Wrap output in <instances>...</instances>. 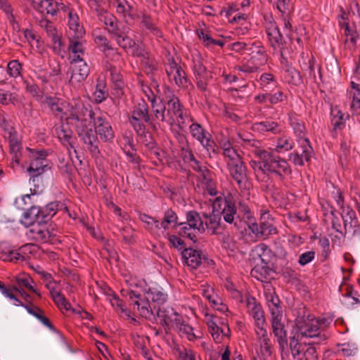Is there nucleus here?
<instances>
[{"mask_svg": "<svg viewBox=\"0 0 360 360\" xmlns=\"http://www.w3.org/2000/svg\"><path fill=\"white\" fill-rule=\"evenodd\" d=\"M244 148L248 149L257 160L250 161V165L254 171L257 181L267 184L270 181V175L274 174L281 180L285 175L291 174V169L287 160L266 150L259 140L249 139L239 134Z\"/></svg>", "mask_w": 360, "mask_h": 360, "instance_id": "nucleus-1", "label": "nucleus"}, {"mask_svg": "<svg viewBox=\"0 0 360 360\" xmlns=\"http://www.w3.org/2000/svg\"><path fill=\"white\" fill-rule=\"evenodd\" d=\"M96 115L91 108L84 105L80 100L68 101L65 122L75 125V131L83 147L92 157L97 158L101 154L100 141L94 133L92 127L87 124L88 120Z\"/></svg>", "mask_w": 360, "mask_h": 360, "instance_id": "nucleus-2", "label": "nucleus"}, {"mask_svg": "<svg viewBox=\"0 0 360 360\" xmlns=\"http://www.w3.org/2000/svg\"><path fill=\"white\" fill-rule=\"evenodd\" d=\"M41 211V207L32 206L24 213V219H29L28 223L32 225L29 230L30 236L40 243H48L52 245L60 243L56 231L41 221L42 217Z\"/></svg>", "mask_w": 360, "mask_h": 360, "instance_id": "nucleus-3", "label": "nucleus"}, {"mask_svg": "<svg viewBox=\"0 0 360 360\" xmlns=\"http://www.w3.org/2000/svg\"><path fill=\"white\" fill-rule=\"evenodd\" d=\"M96 14L120 47L127 51L136 46L135 41L128 36L129 28L119 22L113 14L105 10H96Z\"/></svg>", "mask_w": 360, "mask_h": 360, "instance_id": "nucleus-4", "label": "nucleus"}, {"mask_svg": "<svg viewBox=\"0 0 360 360\" xmlns=\"http://www.w3.org/2000/svg\"><path fill=\"white\" fill-rule=\"evenodd\" d=\"M295 323L299 333L302 337L325 339L324 335H321L316 318L310 314L304 307L297 309Z\"/></svg>", "mask_w": 360, "mask_h": 360, "instance_id": "nucleus-5", "label": "nucleus"}, {"mask_svg": "<svg viewBox=\"0 0 360 360\" xmlns=\"http://www.w3.org/2000/svg\"><path fill=\"white\" fill-rule=\"evenodd\" d=\"M247 53L250 56V58L241 65L236 66V70L245 74L253 73L267 62V54L265 48L260 41L252 42V46Z\"/></svg>", "mask_w": 360, "mask_h": 360, "instance_id": "nucleus-6", "label": "nucleus"}, {"mask_svg": "<svg viewBox=\"0 0 360 360\" xmlns=\"http://www.w3.org/2000/svg\"><path fill=\"white\" fill-rule=\"evenodd\" d=\"M249 230L258 238L265 240L278 233L275 219L266 210H260L259 224L255 221H248Z\"/></svg>", "mask_w": 360, "mask_h": 360, "instance_id": "nucleus-7", "label": "nucleus"}, {"mask_svg": "<svg viewBox=\"0 0 360 360\" xmlns=\"http://www.w3.org/2000/svg\"><path fill=\"white\" fill-rule=\"evenodd\" d=\"M28 152V158L30 160V165L27 168L30 179H34L44 173L47 169H50L49 166V160L46 157L48 153L46 150H37L27 148Z\"/></svg>", "mask_w": 360, "mask_h": 360, "instance_id": "nucleus-8", "label": "nucleus"}, {"mask_svg": "<svg viewBox=\"0 0 360 360\" xmlns=\"http://www.w3.org/2000/svg\"><path fill=\"white\" fill-rule=\"evenodd\" d=\"M167 107L166 111L167 117H169V124L172 125L176 122L180 129H184L186 126L187 114L184 112V108L178 97L172 95L166 101Z\"/></svg>", "mask_w": 360, "mask_h": 360, "instance_id": "nucleus-9", "label": "nucleus"}, {"mask_svg": "<svg viewBox=\"0 0 360 360\" xmlns=\"http://www.w3.org/2000/svg\"><path fill=\"white\" fill-rule=\"evenodd\" d=\"M192 68L198 89L202 92L207 90V84L212 78V72L203 65L202 58L199 53L192 55Z\"/></svg>", "mask_w": 360, "mask_h": 360, "instance_id": "nucleus-10", "label": "nucleus"}, {"mask_svg": "<svg viewBox=\"0 0 360 360\" xmlns=\"http://www.w3.org/2000/svg\"><path fill=\"white\" fill-rule=\"evenodd\" d=\"M165 71L169 82H173L177 86L184 89L193 86L185 71L177 65L173 57L167 59L165 63Z\"/></svg>", "mask_w": 360, "mask_h": 360, "instance_id": "nucleus-11", "label": "nucleus"}, {"mask_svg": "<svg viewBox=\"0 0 360 360\" xmlns=\"http://www.w3.org/2000/svg\"><path fill=\"white\" fill-rule=\"evenodd\" d=\"M190 132L192 136L198 140L202 146L207 150L209 156L211 154H218L219 148L215 142L211 139V135L200 124L193 123L190 127Z\"/></svg>", "mask_w": 360, "mask_h": 360, "instance_id": "nucleus-12", "label": "nucleus"}, {"mask_svg": "<svg viewBox=\"0 0 360 360\" xmlns=\"http://www.w3.org/2000/svg\"><path fill=\"white\" fill-rule=\"evenodd\" d=\"M282 318L281 311H279L277 308L273 309L271 320L272 332L276 338L279 349L283 354V352L288 347V338L284 323L282 322Z\"/></svg>", "mask_w": 360, "mask_h": 360, "instance_id": "nucleus-13", "label": "nucleus"}, {"mask_svg": "<svg viewBox=\"0 0 360 360\" xmlns=\"http://www.w3.org/2000/svg\"><path fill=\"white\" fill-rule=\"evenodd\" d=\"M221 204L224 205V207L219 214L221 217H223L226 222L230 224H233L236 226L239 217L237 214V207L233 196L229 193L224 196V198H217L214 203V206L215 207L218 205L221 207Z\"/></svg>", "mask_w": 360, "mask_h": 360, "instance_id": "nucleus-14", "label": "nucleus"}, {"mask_svg": "<svg viewBox=\"0 0 360 360\" xmlns=\"http://www.w3.org/2000/svg\"><path fill=\"white\" fill-rule=\"evenodd\" d=\"M227 168L230 176L236 181L239 189L243 191L249 188L250 181L247 174V167L242 160L227 163Z\"/></svg>", "mask_w": 360, "mask_h": 360, "instance_id": "nucleus-15", "label": "nucleus"}, {"mask_svg": "<svg viewBox=\"0 0 360 360\" xmlns=\"http://www.w3.org/2000/svg\"><path fill=\"white\" fill-rule=\"evenodd\" d=\"M91 120L94 122L95 129L94 133L96 136L98 138V135L100 139L105 142L112 141L115 137V133L106 117L101 112L98 114L96 112V115L91 118Z\"/></svg>", "mask_w": 360, "mask_h": 360, "instance_id": "nucleus-16", "label": "nucleus"}, {"mask_svg": "<svg viewBox=\"0 0 360 360\" xmlns=\"http://www.w3.org/2000/svg\"><path fill=\"white\" fill-rule=\"evenodd\" d=\"M129 120L134 129L145 127L142 120L146 123L152 124L151 117L148 112V107L144 101L139 102L136 105H135L134 110L131 112V116L129 117Z\"/></svg>", "mask_w": 360, "mask_h": 360, "instance_id": "nucleus-17", "label": "nucleus"}, {"mask_svg": "<svg viewBox=\"0 0 360 360\" xmlns=\"http://www.w3.org/2000/svg\"><path fill=\"white\" fill-rule=\"evenodd\" d=\"M44 103L56 118L59 119L61 122L65 121L68 101L56 96H46Z\"/></svg>", "mask_w": 360, "mask_h": 360, "instance_id": "nucleus-18", "label": "nucleus"}, {"mask_svg": "<svg viewBox=\"0 0 360 360\" xmlns=\"http://www.w3.org/2000/svg\"><path fill=\"white\" fill-rule=\"evenodd\" d=\"M299 143L301 149L295 150L293 153L289 155V160L292 161L295 165L302 166L305 162H309L313 154V148L310 145L308 139H303L300 140Z\"/></svg>", "mask_w": 360, "mask_h": 360, "instance_id": "nucleus-19", "label": "nucleus"}, {"mask_svg": "<svg viewBox=\"0 0 360 360\" xmlns=\"http://www.w3.org/2000/svg\"><path fill=\"white\" fill-rule=\"evenodd\" d=\"M251 129L255 133L264 136L276 135L282 131V128L278 122L267 120L253 123Z\"/></svg>", "mask_w": 360, "mask_h": 360, "instance_id": "nucleus-20", "label": "nucleus"}, {"mask_svg": "<svg viewBox=\"0 0 360 360\" xmlns=\"http://www.w3.org/2000/svg\"><path fill=\"white\" fill-rule=\"evenodd\" d=\"M33 8L41 14L55 15L60 9L65 8L62 4H59L54 0H33Z\"/></svg>", "mask_w": 360, "mask_h": 360, "instance_id": "nucleus-21", "label": "nucleus"}, {"mask_svg": "<svg viewBox=\"0 0 360 360\" xmlns=\"http://www.w3.org/2000/svg\"><path fill=\"white\" fill-rule=\"evenodd\" d=\"M181 255L184 262L191 269H196L202 264V260L205 259L201 251L193 248H184Z\"/></svg>", "mask_w": 360, "mask_h": 360, "instance_id": "nucleus-22", "label": "nucleus"}, {"mask_svg": "<svg viewBox=\"0 0 360 360\" xmlns=\"http://www.w3.org/2000/svg\"><path fill=\"white\" fill-rule=\"evenodd\" d=\"M65 12H68V26H69V32L68 33V36L72 35L75 36L77 35V37H84L85 35V30L82 25L79 24V19L77 14L74 12V11L70 8H66L63 9Z\"/></svg>", "mask_w": 360, "mask_h": 360, "instance_id": "nucleus-23", "label": "nucleus"}, {"mask_svg": "<svg viewBox=\"0 0 360 360\" xmlns=\"http://www.w3.org/2000/svg\"><path fill=\"white\" fill-rule=\"evenodd\" d=\"M133 55L141 58V64L144 68V71L147 75H152L157 70V63L153 58L149 57L148 54L144 50L140 49L137 45L134 47Z\"/></svg>", "mask_w": 360, "mask_h": 360, "instance_id": "nucleus-24", "label": "nucleus"}, {"mask_svg": "<svg viewBox=\"0 0 360 360\" xmlns=\"http://www.w3.org/2000/svg\"><path fill=\"white\" fill-rule=\"evenodd\" d=\"M71 69V77L70 78V83L76 84L84 81L89 74V68L86 62H79V64H76Z\"/></svg>", "mask_w": 360, "mask_h": 360, "instance_id": "nucleus-25", "label": "nucleus"}, {"mask_svg": "<svg viewBox=\"0 0 360 360\" xmlns=\"http://www.w3.org/2000/svg\"><path fill=\"white\" fill-rule=\"evenodd\" d=\"M112 5L117 13L121 15L127 23L134 19V8L127 0H113Z\"/></svg>", "mask_w": 360, "mask_h": 360, "instance_id": "nucleus-26", "label": "nucleus"}, {"mask_svg": "<svg viewBox=\"0 0 360 360\" xmlns=\"http://www.w3.org/2000/svg\"><path fill=\"white\" fill-rule=\"evenodd\" d=\"M151 108L153 112V119L155 121L166 122L169 124V117H167L166 105L164 103H158L156 97L152 96L151 98Z\"/></svg>", "mask_w": 360, "mask_h": 360, "instance_id": "nucleus-27", "label": "nucleus"}, {"mask_svg": "<svg viewBox=\"0 0 360 360\" xmlns=\"http://www.w3.org/2000/svg\"><path fill=\"white\" fill-rule=\"evenodd\" d=\"M245 302L248 313L252 316L255 321L265 319L262 306L257 303L254 297L247 295Z\"/></svg>", "mask_w": 360, "mask_h": 360, "instance_id": "nucleus-28", "label": "nucleus"}, {"mask_svg": "<svg viewBox=\"0 0 360 360\" xmlns=\"http://www.w3.org/2000/svg\"><path fill=\"white\" fill-rule=\"evenodd\" d=\"M289 122L295 135L300 140L306 139V127L303 120L298 117L295 113H292L289 115Z\"/></svg>", "mask_w": 360, "mask_h": 360, "instance_id": "nucleus-29", "label": "nucleus"}, {"mask_svg": "<svg viewBox=\"0 0 360 360\" xmlns=\"http://www.w3.org/2000/svg\"><path fill=\"white\" fill-rule=\"evenodd\" d=\"M203 217L207 219L205 224L207 229L211 231V233L213 235L219 234L221 229V215L213 212L210 215L204 214Z\"/></svg>", "mask_w": 360, "mask_h": 360, "instance_id": "nucleus-30", "label": "nucleus"}, {"mask_svg": "<svg viewBox=\"0 0 360 360\" xmlns=\"http://www.w3.org/2000/svg\"><path fill=\"white\" fill-rule=\"evenodd\" d=\"M266 32L271 45L276 49L283 44V36L276 23H270L266 27Z\"/></svg>", "mask_w": 360, "mask_h": 360, "instance_id": "nucleus-31", "label": "nucleus"}, {"mask_svg": "<svg viewBox=\"0 0 360 360\" xmlns=\"http://www.w3.org/2000/svg\"><path fill=\"white\" fill-rule=\"evenodd\" d=\"M139 141L148 150H153L156 147V142L150 132L146 131V126L135 129Z\"/></svg>", "mask_w": 360, "mask_h": 360, "instance_id": "nucleus-32", "label": "nucleus"}, {"mask_svg": "<svg viewBox=\"0 0 360 360\" xmlns=\"http://www.w3.org/2000/svg\"><path fill=\"white\" fill-rule=\"evenodd\" d=\"M262 263L257 264L251 271L252 276L256 278L258 281H264L271 274V269L267 262H264V259H261Z\"/></svg>", "mask_w": 360, "mask_h": 360, "instance_id": "nucleus-33", "label": "nucleus"}, {"mask_svg": "<svg viewBox=\"0 0 360 360\" xmlns=\"http://www.w3.org/2000/svg\"><path fill=\"white\" fill-rule=\"evenodd\" d=\"M176 311L172 307H159L157 311L161 324L165 328L170 329L171 320Z\"/></svg>", "mask_w": 360, "mask_h": 360, "instance_id": "nucleus-34", "label": "nucleus"}, {"mask_svg": "<svg viewBox=\"0 0 360 360\" xmlns=\"http://www.w3.org/2000/svg\"><path fill=\"white\" fill-rule=\"evenodd\" d=\"M257 341L259 343V347L257 353L261 358L266 360V358L271 356L272 354L273 346L269 336L257 339Z\"/></svg>", "mask_w": 360, "mask_h": 360, "instance_id": "nucleus-35", "label": "nucleus"}, {"mask_svg": "<svg viewBox=\"0 0 360 360\" xmlns=\"http://www.w3.org/2000/svg\"><path fill=\"white\" fill-rule=\"evenodd\" d=\"M191 226L193 229H197L198 231L204 229L203 221L200 214L194 210L189 211L186 213V222L180 223L179 225Z\"/></svg>", "mask_w": 360, "mask_h": 360, "instance_id": "nucleus-36", "label": "nucleus"}, {"mask_svg": "<svg viewBox=\"0 0 360 360\" xmlns=\"http://www.w3.org/2000/svg\"><path fill=\"white\" fill-rule=\"evenodd\" d=\"M58 206L59 202H51L45 207H41V213H42L41 221H43V224L46 225V223L57 213Z\"/></svg>", "mask_w": 360, "mask_h": 360, "instance_id": "nucleus-37", "label": "nucleus"}, {"mask_svg": "<svg viewBox=\"0 0 360 360\" xmlns=\"http://www.w3.org/2000/svg\"><path fill=\"white\" fill-rule=\"evenodd\" d=\"M306 346L307 345L299 342L295 335L290 338L289 347L292 356L295 359L302 360L301 356Z\"/></svg>", "mask_w": 360, "mask_h": 360, "instance_id": "nucleus-38", "label": "nucleus"}, {"mask_svg": "<svg viewBox=\"0 0 360 360\" xmlns=\"http://www.w3.org/2000/svg\"><path fill=\"white\" fill-rule=\"evenodd\" d=\"M68 37L69 40L68 50L71 53H82V55H84L83 37H77V35H69Z\"/></svg>", "mask_w": 360, "mask_h": 360, "instance_id": "nucleus-39", "label": "nucleus"}, {"mask_svg": "<svg viewBox=\"0 0 360 360\" xmlns=\"http://www.w3.org/2000/svg\"><path fill=\"white\" fill-rule=\"evenodd\" d=\"M16 282L19 287H24L28 290L35 293L38 297H41L40 292L34 287L33 284H34V281L30 276L23 275L20 276L17 278Z\"/></svg>", "mask_w": 360, "mask_h": 360, "instance_id": "nucleus-40", "label": "nucleus"}, {"mask_svg": "<svg viewBox=\"0 0 360 360\" xmlns=\"http://www.w3.org/2000/svg\"><path fill=\"white\" fill-rule=\"evenodd\" d=\"M294 147L292 139L286 135L278 138L275 150L278 153L286 152L292 150Z\"/></svg>", "mask_w": 360, "mask_h": 360, "instance_id": "nucleus-41", "label": "nucleus"}, {"mask_svg": "<svg viewBox=\"0 0 360 360\" xmlns=\"http://www.w3.org/2000/svg\"><path fill=\"white\" fill-rule=\"evenodd\" d=\"M333 118L331 120L333 130L342 129L345 126V122L349 119V115L343 113L341 110H338L336 113L332 111Z\"/></svg>", "mask_w": 360, "mask_h": 360, "instance_id": "nucleus-42", "label": "nucleus"}, {"mask_svg": "<svg viewBox=\"0 0 360 360\" xmlns=\"http://www.w3.org/2000/svg\"><path fill=\"white\" fill-rule=\"evenodd\" d=\"M148 297L146 299H144L141 296L136 305V308L139 312L140 316L145 318H149L151 315L153 314V310L150 308L149 302L148 300Z\"/></svg>", "mask_w": 360, "mask_h": 360, "instance_id": "nucleus-43", "label": "nucleus"}, {"mask_svg": "<svg viewBox=\"0 0 360 360\" xmlns=\"http://www.w3.org/2000/svg\"><path fill=\"white\" fill-rule=\"evenodd\" d=\"M342 219L344 222V228L345 231L344 235L346 234L348 227L354 228V225L358 224L356 213L352 209L348 210L345 214H344V212L342 211Z\"/></svg>", "mask_w": 360, "mask_h": 360, "instance_id": "nucleus-44", "label": "nucleus"}, {"mask_svg": "<svg viewBox=\"0 0 360 360\" xmlns=\"http://www.w3.org/2000/svg\"><path fill=\"white\" fill-rule=\"evenodd\" d=\"M141 24L147 30H150V32L157 37H162V32L159 28L153 23L152 18L146 14L142 15Z\"/></svg>", "mask_w": 360, "mask_h": 360, "instance_id": "nucleus-45", "label": "nucleus"}, {"mask_svg": "<svg viewBox=\"0 0 360 360\" xmlns=\"http://www.w3.org/2000/svg\"><path fill=\"white\" fill-rule=\"evenodd\" d=\"M51 298L60 309H64L66 311H71L74 314L78 313L74 308L71 307V304L68 302L65 296L60 292L59 294H56V295Z\"/></svg>", "mask_w": 360, "mask_h": 360, "instance_id": "nucleus-46", "label": "nucleus"}, {"mask_svg": "<svg viewBox=\"0 0 360 360\" xmlns=\"http://www.w3.org/2000/svg\"><path fill=\"white\" fill-rule=\"evenodd\" d=\"M177 219L178 217L176 212L172 209H168L165 212L162 222L160 223V229L162 228L164 230H167L169 229V224L172 223L176 224Z\"/></svg>", "mask_w": 360, "mask_h": 360, "instance_id": "nucleus-47", "label": "nucleus"}, {"mask_svg": "<svg viewBox=\"0 0 360 360\" xmlns=\"http://www.w3.org/2000/svg\"><path fill=\"white\" fill-rule=\"evenodd\" d=\"M105 84L101 82H98L96 84V90L94 93L96 103H101L107 98L108 92L105 90Z\"/></svg>", "mask_w": 360, "mask_h": 360, "instance_id": "nucleus-48", "label": "nucleus"}, {"mask_svg": "<svg viewBox=\"0 0 360 360\" xmlns=\"http://www.w3.org/2000/svg\"><path fill=\"white\" fill-rule=\"evenodd\" d=\"M128 145L131 148L132 151L131 152L129 150H124V153L129 158V161L134 164L138 169H140L141 160L140 157L136 153V149L135 148V146L133 143V142L129 139L128 140Z\"/></svg>", "mask_w": 360, "mask_h": 360, "instance_id": "nucleus-49", "label": "nucleus"}, {"mask_svg": "<svg viewBox=\"0 0 360 360\" xmlns=\"http://www.w3.org/2000/svg\"><path fill=\"white\" fill-rule=\"evenodd\" d=\"M95 42L98 45L101 51L105 56H108L107 51H112L113 52L116 53V51L113 50V47L110 44V41L105 36H96L95 37Z\"/></svg>", "mask_w": 360, "mask_h": 360, "instance_id": "nucleus-50", "label": "nucleus"}, {"mask_svg": "<svg viewBox=\"0 0 360 360\" xmlns=\"http://www.w3.org/2000/svg\"><path fill=\"white\" fill-rule=\"evenodd\" d=\"M226 329L221 328L219 326L209 330V332L212 335L214 340L216 342H221L223 340L224 336H229L230 333V329L228 326H226Z\"/></svg>", "mask_w": 360, "mask_h": 360, "instance_id": "nucleus-51", "label": "nucleus"}, {"mask_svg": "<svg viewBox=\"0 0 360 360\" xmlns=\"http://www.w3.org/2000/svg\"><path fill=\"white\" fill-rule=\"evenodd\" d=\"M110 302L111 305L116 309V310H120L122 313H124L127 316H130V311L125 308V303L124 301H122L120 297L115 295L113 294L110 298Z\"/></svg>", "mask_w": 360, "mask_h": 360, "instance_id": "nucleus-52", "label": "nucleus"}, {"mask_svg": "<svg viewBox=\"0 0 360 360\" xmlns=\"http://www.w3.org/2000/svg\"><path fill=\"white\" fill-rule=\"evenodd\" d=\"M148 295L153 302H157L159 304H163L167 300V295L155 288L150 289Z\"/></svg>", "mask_w": 360, "mask_h": 360, "instance_id": "nucleus-53", "label": "nucleus"}, {"mask_svg": "<svg viewBox=\"0 0 360 360\" xmlns=\"http://www.w3.org/2000/svg\"><path fill=\"white\" fill-rule=\"evenodd\" d=\"M121 294H122V296L125 297L127 299L130 305H132L134 309H135L136 305L141 295L139 293H136L134 290H122Z\"/></svg>", "mask_w": 360, "mask_h": 360, "instance_id": "nucleus-54", "label": "nucleus"}, {"mask_svg": "<svg viewBox=\"0 0 360 360\" xmlns=\"http://www.w3.org/2000/svg\"><path fill=\"white\" fill-rule=\"evenodd\" d=\"M180 229L179 234L183 237H186L193 242L196 241V233L198 229H193L191 226L183 224Z\"/></svg>", "mask_w": 360, "mask_h": 360, "instance_id": "nucleus-55", "label": "nucleus"}, {"mask_svg": "<svg viewBox=\"0 0 360 360\" xmlns=\"http://www.w3.org/2000/svg\"><path fill=\"white\" fill-rule=\"evenodd\" d=\"M285 79L288 83L297 85L301 82L300 73L295 68H291L285 71Z\"/></svg>", "mask_w": 360, "mask_h": 360, "instance_id": "nucleus-56", "label": "nucleus"}, {"mask_svg": "<svg viewBox=\"0 0 360 360\" xmlns=\"http://www.w3.org/2000/svg\"><path fill=\"white\" fill-rule=\"evenodd\" d=\"M266 320L260 319L255 321L256 338L259 339L268 336L267 330L265 328Z\"/></svg>", "mask_w": 360, "mask_h": 360, "instance_id": "nucleus-57", "label": "nucleus"}, {"mask_svg": "<svg viewBox=\"0 0 360 360\" xmlns=\"http://www.w3.org/2000/svg\"><path fill=\"white\" fill-rule=\"evenodd\" d=\"M46 32L48 36L51 39L52 42L55 45H57L58 48H60L62 46L61 38L53 24L49 25V27L48 26Z\"/></svg>", "mask_w": 360, "mask_h": 360, "instance_id": "nucleus-58", "label": "nucleus"}, {"mask_svg": "<svg viewBox=\"0 0 360 360\" xmlns=\"http://www.w3.org/2000/svg\"><path fill=\"white\" fill-rule=\"evenodd\" d=\"M17 101L16 94L9 91H0V103L8 105Z\"/></svg>", "mask_w": 360, "mask_h": 360, "instance_id": "nucleus-59", "label": "nucleus"}, {"mask_svg": "<svg viewBox=\"0 0 360 360\" xmlns=\"http://www.w3.org/2000/svg\"><path fill=\"white\" fill-rule=\"evenodd\" d=\"M134 229L131 226H124L121 230L122 240L127 244H133L135 242Z\"/></svg>", "mask_w": 360, "mask_h": 360, "instance_id": "nucleus-60", "label": "nucleus"}, {"mask_svg": "<svg viewBox=\"0 0 360 360\" xmlns=\"http://www.w3.org/2000/svg\"><path fill=\"white\" fill-rule=\"evenodd\" d=\"M177 330L179 333L184 334L190 341L194 340L196 338V336L193 333V327L186 321H184L183 324L177 328Z\"/></svg>", "mask_w": 360, "mask_h": 360, "instance_id": "nucleus-61", "label": "nucleus"}, {"mask_svg": "<svg viewBox=\"0 0 360 360\" xmlns=\"http://www.w3.org/2000/svg\"><path fill=\"white\" fill-rule=\"evenodd\" d=\"M21 64L17 60H11L7 65V73L13 77H17L20 74Z\"/></svg>", "mask_w": 360, "mask_h": 360, "instance_id": "nucleus-62", "label": "nucleus"}, {"mask_svg": "<svg viewBox=\"0 0 360 360\" xmlns=\"http://www.w3.org/2000/svg\"><path fill=\"white\" fill-rule=\"evenodd\" d=\"M222 153H223L224 158L226 159V164L227 163H234V162H237L238 161L242 160L240 155H238V153H237L236 149L233 148V147H232L228 150H226Z\"/></svg>", "mask_w": 360, "mask_h": 360, "instance_id": "nucleus-63", "label": "nucleus"}, {"mask_svg": "<svg viewBox=\"0 0 360 360\" xmlns=\"http://www.w3.org/2000/svg\"><path fill=\"white\" fill-rule=\"evenodd\" d=\"M282 275L288 282L295 283L299 281V274L297 271L290 267H286L283 270Z\"/></svg>", "mask_w": 360, "mask_h": 360, "instance_id": "nucleus-64", "label": "nucleus"}]
</instances>
